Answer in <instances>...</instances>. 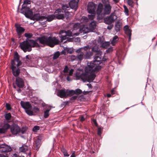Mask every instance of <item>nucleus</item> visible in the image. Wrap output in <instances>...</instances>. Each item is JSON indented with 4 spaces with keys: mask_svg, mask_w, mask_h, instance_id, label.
<instances>
[{
    "mask_svg": "<svg viewBox=\"0 0 157 157\" xmlns=\"http://www.w3.org/2000/svg\"><path fill=\"white\" fill-rule=\"evenodd\" d=\"M92 51L93 52L95 53L94 60L90 63H88L87 66L85 69V72H76L75 77L77 80L81 79L84 82L87 81L89 82H93L96 77L94 72L98 71L101 69V67L99 65L102 61L101 57L102 52L97 45L92 48Z\"/></svg>",
    "mask_w": 157,
    "mask_h": 157,
    "instance_id": "obj_1",
    "label": "nucleus"
},
{
    "mask_svg": "<svg viewBox=\"0 0 157 157\" xmlns=\"http://www.w3.org/2000/svg\"><path fill=\"white\" fill-rule=\"evenodd\" d=\"M103 5L99 3L98 5L96 10L97 19L101 20L106 15L109 14L111 12L112 7L109 3H105V0H102Z\"/></svg>",
    "mask_w": 157,
    "mask_h": 157,
    "instance_id": "obj_2",
    "label": "nucleus"
},
{
    "mask_svg": "<svg viewBox=\"0 0 157 157\" xmlns=\"http://www.w3.org/2000/svg\"><path fill=\"white\" fill-rule=\"evenodd\" d=\"M40 43L41 44H46L51 47H53L55 45L59 44V40L56 37L52 36H44L38 39Z\"/></svg>",
    "mask_w": 157,
    "mask_h": 157,
    "instance_id": "obj_3",
    "label": "nucleus"
},
{
    "mask_svg": "<svg viewBox=\"0 0 157 157\" xmlns=\"http://www.w3.org/2000/svg\"><path fill=\"white\" fill-rule=\"evenodd\" d=\"M71 31L72 32L73 36H77L80 33L83 32V33H88V31H86L85 28L83 27L82 29L80 28V24L79 23L75 24L73 26V28Z\"/></svg>",
    "mask_w": 157,
    "mask_h": 157,
    "instance_id": "obj_4",
    "label": "nucleus"
},
{
    "mask_svg": "<svg viewBox=\"0 0 157 157\" xmlns=\"http://www.w3.org/2000/svg\"><path fill=\"white\" fill-rule=\"evenodd\" d=\"M89 49V46H86L76 50V52L78 54L77 58L78 60L81 61L84 58V52L85 51H87Z\"/></svg>",
    "mask_w": 157,
    "mask_h": 157,
    "instance_id": "obj_5",
    "label": "nucleus"
},
{
    "mask_svg": "<svg viewBox=\"0 0 157 157\" xmlns=\"http://www.w3.org/2000/svg\"><path fill=\"white\" fill-rule=\"evenodd\" d=\"M59 34L61 42H63V40H66L67 38V36H73L72 32L71 30H68L67 31L64 30H61L60 31Z\"/></svg>",
    "mask_w": 157,
    "mask_h": 157,
    "instance_id": "obj_6",
    "label": "nucleus"
},
{
    "mask_svg": "<svg viewBox=\"0 0 157 157\" xmlns=\"http://www.w3.org/2000/svg\"><path fill=\"white\" fill-rule=\"evenodd\" d=\"M19 46L21 49L25 52H26L27 51L30 52L32 50V48L29 47L28 39H27L25 40L21 43Z\"/></svg>",
    "mask_w": 157,
    "mask_h": 157,
    "instance_id": "obj_7",
    "label": "nucleus"
},
{
    "mask_svg": "<svg viewBox=\"0 0 157 157\" xmlns=\"http://www.w3.org/2000/svg\"><path fill=\"white\" fill-rule=\"evenodd\" d=\"M22 64V62L20 60L19 56L18 53L16 52L15 53L13 59L11 61V65L15 66L16 65L17 67H18Z\"/></svg>",
    "mask_w": 157,
    "mask_h": 157,
    "instance_id": "obj_8",
    "label": "nucleus"
},
{
    "mask_svg": "<svg viewBox=\"0 0 157 157\" xmlns=\"http://www.w3.org/2000/svg\"><path fill=\"white\" fill-rule=\"evenodd\" d=\"M27 8V6H22L21 10V13L24 14L26 17L31 18L33 15V12L31 10H27L26 9Z\"/></svg>",
    "mask_w": 157,
    "mask_h": 157,
    "instance_id": "obj_9",
    "label": "nucleus"
},
{
    "mask_svg": "<svg viewBox=\"0 0 157 157\" xmlns=\"http://www.w3.org/2000/svg\"><path fill=\"white\" fill-rule=\"evenodd\" d=\"M10 131L13 134L16 135L20 132L21 129L18 125L15 124H13L10 127Z\"/></svg>",
    "mask_w": 157,
    "mask_h": 157,
    "instance_id": "obj_10",
    "label": "nucleus"
},
{
    "mask_svg": "<svg viewBox=\"0 0 157 157\" xmlns=\"http://www.w3.org/2000/svg\"><path fill=\"white\" fill-rule=\"evenodd\" d=\"M97 7V5L93 2H89L88 5L87 10L90 13H95V10Z\"/></svg>",
    "mask_w": 157,
    "mask_h": 157,
    "instance_id": "obj_11",
    "label": "nucleus"
},
{
    "mask_svg": "<svg viewBox=\"0 0 157 157\" xmlns=\"http://www.w3.org/2000/svg\"><path fill=\"white\" fill-rule=\"evenodd\" d=\"M11 147L5 144L0 145V151L2 152L6 153L11 151Z\"/></svg>",
    "mask_w": 157,
    "mask_h": 157,
    "instance_id": "obj_12",
    "label": "nucleus"
},
{
    "mask_svg": "<svg viewBox=\"0 0 157 157\" xmlns=\"http://www.w3.org/2000/svg\"><path fill=\"white\" fill-rule=\"evenodd\" d=\"M114 15L111 14L109 16L104 18V22L106 24H110L114 21Z\"/></svg>",
    "mask_w": 157,
    "mask_h": 157,
    "instance_id": "obj_13",
    "label": "nucleus"
},
{
    "mask_svg": "<svg viewBox=\"0 0 157 157\" xmlns=\"http://www.w3.org/2000/svg\"><path fill=\"white\" fill-rule=\"evenodd\" d=\"M63 12L62 10L61 9H58L56 10L55 12L54 15L55 17L58 19H63L64 18V15L60 13Z\"/></svg>",
    "mask_w": 157,
    "mask_h": 157,
    "instance_id": "obj_14",
    "label": "nucleus"
},
{
    "mask_svg": "<svg viewBox=\"0 0 157 157\" xmlns=\"http://www.w3.org/2000/svg\"><path fill=\"white\" fill-rule=\"evenodd\" d=\"M11 126L8 123H5L2 125L1 128H0V134H4L7 132V130L10 128Z\"/></svg>",
    "mask_w": 157,
    "mask_h": 157,
    "instance_id": "obj_15",
    "label": "nucleus"
},
{
    "mask_svg": "<svg viewBox=\"0 0 157 157\" xmlns=\"http://www.w3.org/2000/svg\"><path fill=\"white\" fill-rule=\"evenodd\" d=\"M16 84L19 88H22L24 86V82L23 79L18 77L16 78Z\"/></svg>",
    "mask_w": 157,
    "mask_h": 157,
    "instance_id": "obj_16",
    "label": "nucleus"
},
{
    "mask_svg": "<svg viewBox=\"0 0 157 157\" xmlns=\"http://www.w3.org/2000/svg\"><path fill=\"white\" fill-rule=\"evenodd\" d=\"M79 0L77 1L75 0H72L69 3V6L70 7L76 11L78 7V4Z\"/></svg>",
    "mask_w": 157,
    "mask_h": 157,
    "instance_id": "obj_17",
    "label": "nucleus"
},
{
    "mask_svg": "<svg viewBox=\"0 0 157 157\" xmlns=\"http://www.w3.org/2000/svg\"><path fill=\"white\" fill-rule=\"evenodd\" d=\"M44 16H40V13H36L32 16L31 19L36 21L39 20L43 21L44 20Z\"/></svg>",
    "mask_w": 157,
    "mask_h": 157,
    "instance_id": "obj_18",
    "label": "nucleus"
},
{
    "mask_svg": "<svg viewBox=\"0 0 157 157\" xmlns=\"http://www.w3.org/2000/svg\"><path fill=\"white\" fill-rule=\"evenodd\" d=\"M20 104L21 107L25 109V110L28 109H30L32 107L31 104L29 102H25L21 101Z\"/></svg>",
    "mask_w": 157,
    "mask_h": 157,
    "instance_id": "obj_19",
    "label": "nucleus"
},
{
    "mask_svg": "<svg viewBox=\"0 0 157 157\" xmlns=\"http://www.w3.org/2000/svg\"><path fill=\"white\" fill-rule=\"evenodd\" d=\"M11 67L12 73L13 75L16 77L18 76L20 73V69L18 67L17 69L16 66H11Z\"/></svg>",
    "mask_w": 157,
    "mask_h": 157,
    "instance_id": "obj_20",
    "label": "nucleus"
},
{
    "mask_svg": "<svg viewBox=\"0 0 157 157\" xmlns=\"http://www.w3.org/2000/svg\"><path fill=\"white\" fill-rule=\"evenodd\" d=\"M96 26V22L95 21H93L89 25V29L86 28L85 29L86 31H88V32L90 31H93L95 30Z\"/></svg>",
    "mask_w": 157,
    "mask_h": 157,
    "instance_id": "obj_21",
    "label": "nucleus"
},
{
    "mask_svg": "<svg viewBox=\"0 0 157 157\" xmlns=\"http://www.w3.org/2000/svg\"><path fill=\"white\" fill-rule=\"evenodd\" d=\"M28 40L29 44V47L32 48V47H39L40 46L39 44L36 42V40L28 39Z\"/></svg>",
    "mask_w": 157,
    "mask_h": 157,
    "instance_id": "obj_22",
    "label": "nucleus"
},
{
    "mask_svg": "<svg viewBox=\"0 0 157 157\" xmlns=\"http://www.w3.org/2000/svg\"><path fill=\"white\" fill-rule=\"evenodd\" d=\"M89 49L87 51H85L84 53L85 52V54H84V58L85 59H89L92 56L93 53L92 52L90 51V50L91 48V47L89 46Z\"/></svg>",
    "mask_w": 157,
    "mask_h": 157,
    "instance_id": "obj_23",
    "label": "nucleus"
},
{
    "mask_svg": "<svg viewBox=\"0 0 157 157\" xmlns=\"http://www.w3.org/2000/svg\"><path fill=\"white\" fill-rule=\"evenodd\" d=\"M15 26L16 28V31L17 33L19 35L21 34L25 30V29L23 27L17 24L15 25Z\"/></svg>",
    "mask_w": 157,
    "mask_h": 157,
    "instance_id": "obj_24",
    "label": "nucleus"
},
{
    "mask_svg": "<svg viewBox=\"0 0 157 157\" xmlns=\"http://www.w3.org/2000/svg\"><path fill=\"white\" fill-rule=\"evenodd\" d=\"M44 20L45 19H47L45 21V22L47 21L48 22H50L53 20L55 18V16L54 15L52 14L50 15H46L45 16H44ZM43 24H45V22H43Z\"/></svg>",
    "mask_w": 157,
    "mask_h": 157,
    "instance_id": "obj_25",
    "label": "nucleus"
},
{
    "mask_svg": "<svg viewBox=\"0 0 157 157\" xmlns=\"http://www.w3.org/2000/svg\"><path fill=\"white\" fill-rule=\"evenodd\" d=\"M41 144V140L39 139V137H38L37 140L35 141L34 143V147L36 149L38 150Z\"/></svg>",
    "mask_w": 157,
    "mask_h": 157,
    "instance_id": "obj_26",
    "label": "nucleus"
},
{
    "mask_svg": "<svg viewBox=\"0 0 157 157\" xmlns=\"http://www.w3.org/2000/svg\"><path fill=\"white\" fill-rule=\"evenodd\" d=\"M58 96L61 98H63L67 96L65 90H60L58 93Z\"/></svg>",
    "mask_w": 157,
    "mask_h": 157,
    "instance_id": "obj_27",
    "label": "nucleus"
},
{
    "mask_svg": "<svg viewBox=\"0 0 157 157\" xmlns=\"http://www.w3.org/2000/svg\"><path fill=\"white\" fill-rule=\"evenodd\" d=\"M24 59L26 63L29 64L30 63L33 62V58L31 55H28L26 56L25 58Z\"/></svg>",
    "mask_w": 157,
    "mask_h": 157,
    "instance_id": "obj_28",
    "label": "nucleus"
},
{
    "mask_svg": "<svg viewBox=\"0 0 157 157\" xmlns=\"http://www.w3.org/2000/svg\"><path fill=\"white\" fill-rule=\"evenodd\" d=\"M125 33L128 36H131V30L128 28V25H125L124 27Z\"/></svg>",
    "mask_w": 157,
    "mask_h": 157,
    "instance_id": "obj_29",
    "label": "nucleus"
},
{
    "mask_svg": "<svg viewBox=\"0 0 157 157\" xmlns=\"http://www.w3.org/2000/svg\"><path fill=\"white\" fill-rule=\"evenodd\" d=\"M121 24L119 21H117L116 22L115 25V30L117 32L120 31L121 28Z\"/></svg>",
    "mask_w": 157,
    "mask_h": 157,
    "instance_id": "obj_30",
    "label": "nucleus"
},
{
    "mask_svg": "<svg viewBox=\"0 0 157 157\" xmlns=\"http://www.w3.org/2000/svg\"><path fill=\"white\" fill-rule=\"evenodd\" d=\"M19 150L20 151L25 152L28 150V147L26 145H24L20 147Z\"/></svg>",
    "mask_w": 157,
    "mask_h": 157,
    "instance_id": "obj_31",
    "label": "nucleus"
},
{
    "mask_svg": "<svg viewBox=\"0 0 157 157\" xmlns=\"http://www.w3.org/2000/svg\"><path fill=\"white\" fill-rule=\"evenodd\" d=\"M61 151L63 154L64 156L68 157L69 155L68 154L67 152L66 149L63 146L60 149Z\"/></svg>",
    "mask_w": 157,
    "mask_h": 157,
    "instance_id": "obj_32",
    "label": "nucleus"
},
{
    "mask_svg": "<svg viewBox=\"0 0 157 157\" xmlns=\"http://www.w3.org/2000/svg\"><path fill=\"white\" fill-rule=\"evenodd\" d=\"M118 40V37L117 36H114L113 38L112 41H111V44L113 45H114Z\"/></svg>",
    "mask_w": 157,
    "mask_h": 157,
    "instance_id": "obj_33",
    "label": "nucleus"
},
{
    "mask_svg": "<svg viewBox=\"0 0 157 157\" xmlns=\"http://www.w3.org/2000/svg\"><path fill=\"white\" fill-rule=\"evenodd\" d=\"M110 43L109 42H105L104 43H102L101 45V47L105 48H107L109 45Z\"/></svg>",
    "mask_w": 157,
    "mask_h": 157,
    "instance_id": "obj_34",
    "label": "nucleus"
},
{
    "mask_svg": "<svg viewBox=\"0 0 157 157\" xmlns=\"http://www.w3.org/2000/svg\"><path fill=\"white\" fill-rule=\"evenodd\" d=\"M60 53L59 52L57 51L53 54L52 58L53 59H56L60 56Z\"/></svg>",
    "mask_w": 157,
    "mask_h": 157,
    "instance_id": "obj_35",
    "label": "nucleus"
},
{
    "mask_svg": "<svg viewBox=\"0 0 157 157\" xmlns=\"http://www.w3.org/2000/svg\"><path fill=\"white\" fill-rule=\"evenodd\" d=\"M25 111L27 114L29 116H33L35 115L34 114L33 111L29 110V109H26Z\"/></svg>",
    "mask_w": 157,
    "mask_h": 157,
    "instance_id": "obj_36",
    "label": "nucleus"
},
{
    "mask_svg": "<svg viewBox=\"0 0 157 157\" xmlns=\"http://www.w3.org/2000/svg\"><path fill=\"white\" fill-rule=\"evenodd\" d=\"M6 119L7 121H9L10 120L11 117V115L10 113H8L6 114L5 116Z\"/></svg>",
    "mask_w": 157,
    "mask_h": 157,
    "instance_id": "obj_37",
    "label": "nucleus"
},
{
    "mask_svg": "<svg viewBox=\"0 0 157 157\" xmlns=\"http://www.w3.org/2000/svg\"><path fill=\"white\" fill-rule=\"evenodd\" d=\"M51 109H47L44 111V117L45 118H47L49 116V112L50 110Z\"/></svg>",
    "mask_w": 157,
    "mask_h": 157,
    "instance_id": "obj_38",
    "label": "nucleus"
},
{
    "mask_svg": "<svg viewBox=\"0 0 157 157\" xmlns=\"http://www.w3.org/2000/svg\"><path fill=\"white\" fill-rule=\"evenodd\" d=\"M24 35L25 37L28 38L27 39L31 38L33 36V34L31 33H25Z\"/></svg>",
    "mask_w": 157,
    "mask_h": 157,
    "instance_id": "obj_39",
    "label": "nucleus"
},
{
    "mask_svg": "<svg viewBox=\"0 0 157 157\" xmlns=\"http://www.w3.org/2000/svg\"><path fill=\"white\" fill-rule=\"evenodd\" d=\"M123 7L124 9V12L125 13V14L127 16L128 15L129 10L128 8L125 5L123 6Z\"/></svg>",
    "mask_w": 157,
    "mask_h": 157,
    "instance_id": "obj_40",
    "label": "nucleus"
},
{
    "mask_svg": "<svg viewBox=\"0 0 157 157\" xmlns=\"http://www.w3.org/2000/svg\"><path fill=\"white\" fill-rule=\"evenodd\" d=\"M34 113H39L40 111V109L39 108H38L37 107L35 106L33 107V111Z\"/></svg>",
    "mask_w": 157,
    "mask_h": 157,
    "instance_id": "obj_41",
    "label": "nucleus"
},
{
    "mask_svg": "<svg viewBox=\"0 0 157 157\" xmlns=\"http://www.w3.org/2000/svg\"><path fill=\"white\" fill-rule=\"evenodd\" d=\"M92 14L88 15V17L89 19L93 20L94 19L95 15V13H91Z\"/></svg>",
    "mask_w": 157,
    "mask_h": 157,
    "instance_id": "obj_42",
    "label": "nucleus"
},
{
    "mask_svg": "<svg viewBox=\"0 0 157 157\" xmlns=\"http://www.w3.org/2000/svg\"><path fill=\"white\" fill-rule=\"evenodd\" d=\"M128 5L131 7H133V2L132 0H127Z\"/></svg>",
    "mask_w": 157,
    "mask_h": 157,
    "instance_id": "obj_43",
    "label": "nucleus"
},
{
    "mask_svg": "<svg viewBox=\"0 0 157 157\" xmlns=\"http://www.w3.org/2000/svg\"><path fill=\"white\" fill-rule=\"evenodd\" d=\"M75 94L78 95L81 94L82 93V90L80 89H78L75 90Z\"/></svg>",
    "mask_w": 157,
    "mask_h": 157,
    "instance_id": "obj_44",
    "label": "nucleus"
},
{
    "mask_svg": "<svg viewBox=\"0 0 157 157\" xmlns=\"http://www.w3.org/2000/svg\"><path fill=\"white\" fill-rule=\"evenodd\" d=\"M6 109L7 110H10L12 109L10 105L9 104L6 103Z\"/></svg>",
    "mask_w": 157,
    "mask_h": 157,
    "instance_id": "obj_45",
    "label": "nucleus"
},
{
    "mask_svg": "<svg viewBox=\"0 0 157 157\" xmlns=\"http://www.w3.org/2000/svg\"><path fill=\"white\" fill-rule=\"evenodd\" d=\"M40 129L39 127L37 126H35L33 128V131L34 132H36Z\"/></svg>",
    "mask_w": 157,
    "mask_h": 157,
    "instance_id": "obj_46",
    "label": "nucleus"
},
{
    "mask_svg": "<svg viewBox=\"0 0 157 157\" xmlns=\"http://www.w3.org/2000/svg\"><path fill=\"white\" fill-rule=\"evenodd\" d=\"M69 69L68 67L67 66H66L64 68L63 71V72L64 73H67L68 72Z\"/></svg>",
    "mask_w": 157,
    "mask_h": 157,
    "instance_id": "obj_47",
    "label": "nucleus"
},
{
    "mask_svg": "<svg viewBox=\"0 0 157 157\" xmlns=\"http://www.w3.org/2000/svg\"><path fill=\"white\" fill-rule=\"evenodd\" d=\"M97 41L98 44H101L103 43V41L100 37H99Z\"/></svg>",
    "mask_w": 157,
    "mask_h": 157,
    "instance_id": "obj_48",
    "label": "nucleus"
},
{
    "mask_svg": "<svg viewBox=\"0 0 157 157\" xmlns=\"http://www.w3.org/2000/svg\"><path fill=\"white\" fill-rule=\"evenodd\" d=\"M101 133V127H99L98 129V135L100 136Z\"/></svg>",
    "mask_w": 157,
    "mask_h": 157,
    "instance_id": "obj_49",
    "label": "nucleus"
},
{
    "mask_svg": "<svg viewBox=\"0 0 157 157\" xmlns=\"http://www.w3.org/2000/svg\"><path fill=\"white\" fill-rule=\"evenodd\" d=\"M74 94H75V90H70L68 92V94L70 95H72Z\"/></svg>",
    "mask_w": 157,
    "mask_h": 157,
    "instance_id": "obj_50",
    "label": "nucleus"
},
{
    "mask_svg": "<svg viewBox=\"0 0 157 157\" xmlns=\"http://www.w3.org/2000/svg\"><path fill=\"white\" fill-rule=\"evenodd\" d=\"M113 49L112 48H110L108 49L106 51V52L107 53H109L110 52H112L113 51Z\"/></svg>",
    "mask_w": 157,
    "mask_h": 157,
    "instance_id": "obj_51",
    "label": "nucleus"
},
{
    "mask_svg": "<svg viewBox=\"0 0 157 157\" xmlns=\"http://www.w3.org/2000/svg\"><path fill=\"white\" fill-rule=\"evenodd\" d=\"M69 104V102L68 101H64L62 103V104L61 105V106L63 107V106H66L67 105H68Z\"/></svg>",
    "mask_w": 157,
    "mask_h": 157,
    "instance_id": "obj_52",
    "label": "nucleus"
},
{
    "mask_svg": "<svg viewBox=\"0 0 157 157\" xmlns=\"http://www.w3.org/2000/svg\"><path fill=\"white\" fill-rule=\"evenodd\" d=\"M78 96H74L72 97L70 99L71 100L74 101L77 98Z\"/></svg>",
    "mask_w": 157,
    "mask_h": 157,
    "instance_id": "obj_53",
    "label": "nucleus"
},
{
    "mask_svg": "<svg viewBox=\"0 0 157 157\" xmlns=\"http://www.w3.org/2000/svg\"><path fill=\"white\" fill-rule=\"evenodd\" d=\"M31 3L30 1L29 0H25L24 3L25 4H30Z\"/></svg>",
    "mask_w": 157,
    "mask_h": 157,
    "instance_id": "obj_54",
    "label": "nucleus"
},
{
    "mask_svg": "<svg viewBox=\"0 0 157 157\" xmlns=\"http://www.w3.org/2000/svg\"><path fill=\"white\" fill-rule=\"evenodd\" d=\"M109 25L107 27V29L109 30H111L113 27V25L111 24H109Z\"/></svg>",
    "mask_w": 157,
    "mask_h": 157,
    "instance_id": "obj_55",
    "label": "nucleus"
},
{
    "mask_svg": "<svg viewBox=\"0 0 157 157\" xmlns=\"http://www.w3.org/2000/svg\"><path fill=\"white\" fill-rule=\"evenodd\" d=\"M69 7L67 5H63V10H68L67 9Z\"/></svg>",
    "mask_w": 157,
    "mask_h": 157,
    "instance_id": "obj_56",
    "label": "nucleus"
},
{
    "mask_svg": "<svg viewBox=\"0 0 157 157\" xmlns=\"http://www.w3.org/2000/svg\"><path fill=\"white\" fill-rule=\"evenodd\" d=\"M74 71V70L73 69H71L69 71V75L70 76H71L73 74V72Z\"/></svg>",
    "mask_w": 157,
    "mask_h": 157,
    "instance_id": "obj_57",
    "label": "nucleus"
},
{
    "mask_svg": "<svg viewBox=\"0 0 157 157\" xmlns=\"http://www.w3.org/2000/svg\"><path fill=\"white\" fill-rule=\"evenodd\" d=\"M82 19L84 21H85L86 22H87L88 21V19L85 16H83L82 17Z\"/></svg>",
    "mask_w": 157,
    "mask_h": 157,
    "instance_id": "obj_58",
    "label": "nucleus"
},
{
    "mask_svg": "<svg viewBox=\"0 0 157 157\" xmlns=\"http://www.w3.org/2000/svg\"><path fill=\"white\" fill-rule=\"evenodd\" d=\"M26 131V129H25V128H23L21 130L20 132H21V133L22 134H23Z\"/></svg>",
    "mask_w": 157,
    "mask_h": 157,
    "instance_id": "obj_59",
    "label": "nucleus"
},
{
    "mask_svg": "<svg viewBox=\"0 0 157 157\" xmlns=\"http://www.w3.org/2000/svg\"><path fill=\"white\" fill-rule=\"evenodd\" d=\"M73 38H68L67 39V40L66 41V42L67 41L68 42H72L73 41Z\"/></svg>",
    "mask_w": 157,
    "mask_h": 157,
    "instance_id": "obj_60",
    "label": "nucleus"
},
{
    "mask_svg": "<svg viewBox=\"0 0 157 157\" xmlns=\"http://www.w3.org/2000/svg\"><path fill=\"white\" fill-rule=\"evenodd\" d=\"M93 122L96 126H98V124L95 119H94L93 120Z\"/></svg>",
    "mask_w": 157,
    "mask_h": 157,
    "instance_id": "obj_61",
    "label": "nucleus"
},
{
    "mask_svg": "<svg viewBox=\"0 0 157 157\" xmlns=\"http://www.w3.org/2000/svg\"><path fill=\"white\" fill-rule=\"evenodd\" d=\"M85 120V118L83 116L81 117L80 119V121L82 122H83Z\"/></svg>",
    "mask_w": 157,
    "mask_h": 157,
    "instance_id": "obj_62",
    "label": "nucleus"
},
{
    "mask_svg": "<svg viewBox=\"0 0 157 157\" xmlns=\"http://www.w3.org/2000/svg\"><path fill=\"white\" fill-rule=\"evenodd\" d=\"M87 85L88 86L89 88H92V86L91 85L90 83H88L87 84Z\"/></svg>",
    "mask_w": 157,
    "mask_h": 157,
    "instance_id": "obj_63",
    "label": "nucleus"
},
{
    "mask_svg": "<svg viewBox=\"0 0 157 157\" xmlns=\"http://www.w3.org/2000/svg\"><path fill=\"white\" fill-rule=\"evenodd\" d=\"M71 157H75V152L72 153V155L71 156Z\"/></svg>",
    "mask_w": 157,
    "mask_h": 157,
    "instance_id": "obj_64",
    "label": "nucleus"
}]
</instances>
